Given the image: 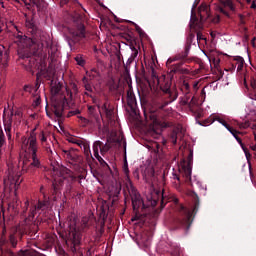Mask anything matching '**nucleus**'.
Wrapping results in <instances>:
<instances>
[{
	"label": "nucleus",
	"instance_id": "15",
	"mask_svg": "<svg viewBox=\"0 0 256 256\" xmlns=\"http://www.w3.org/2000/svg\"><path fill=\"white\" fill-rule=\"evenodd\" d=\"M69 105V100L67 96H64L60 99H56L52 104V111L56 118L62 119L63 115H65V107Z\"/></svg>",
	"mask_w": 256,
	"mask_h": 256
},
{
	"label": "nucleus",
	"instance_id": "11",
	"mask_svg": "<svg viewBox=\"0 0 256 256\" xmlns=\"http://www.w3.org/2000/svg\"><path fill=\"white\" fill-rule=\"evenodd\" d=\"M69 169L60 168L59 170H54L55 175L57 177L54 178L52 182V195H59V191H61V187L65 185V181H67V177H69Z\"/></svg>",
	"mask_w": 256,
	"mask_h": 256
},
{
	"label": "nucleus",
	"instance_id": "61",
	"mask_svg": "<svg viewBox=\"0 0 256 256\" xmlns=\"http://www.w3.org/2000/svg\"><path fill=\"white\" fill-rule=\"evenodd\" d=\"M92 92H85L84 94L87 95V97H93V95H91Z\"/></svg>",
	"mask_w": 256,
	"mask_h": 256
},
{
	"label": "nucleus",
	"instance_id": "40",
	"mask_svg": "<svg viewBox=\"0 0 256 256\" xmlns=\"http://www.w3.org/2000/svg\"><path fill=\"white\" fill-rule=\"evenodd\" d=\"M189 101H191V94L189 92H186L183 100L184 105H189Z\"/></svg>",
	"mask_w": 256,
	"mask_h": 256
},
{
	"label": "nucleus",
	"instance_id": "60",
	"mask_svg": "<svg viewBox=\"0 0 256 256\" xmlns=\"http://www.w3.org/2000/svg\"><path fill=\"white\" fill-rule=\"evenodd\" d=\"M155 147H156V151H157V153H159V151H160V149H161V146L159 145V144H155Z\"/></svg>",
	"mask_w": 256,
	"mask_h": 256
},
{
	"label": "nucleus",
	"instance_id": "42",
	"mask_svg": "<svg viewBox=\"0 0 256 256\" xmlns=\"http://www.w3.org/2000/svg\"><path fill=\"white\" fill-rule=\"evenodd\" d=\"M196 104H197V100H195V97H192L191 100H189L188 104L186 105H188L189 109H193L194 105Z\"/></svg>",
	"mask_w": 256,
	"mask_h": 256
},
{
	"label": "nucleus",
	"instance_id": "25",
	"mask_svg": "<svg viewBox=\"0 0 256 256\" xmlns=\"http://www.w3.org/2000/svg\"><path fill=\"white\" fill-rule=\"evenodd\" d=\"M127 103L132 111H135V107H137V98L135 97V93L133 92V86L129 85L127 90Z\"/></svg>",
	"mask_w": 256,
	"mask_h": 256
},
{
	"label": "nucleus",
	"instance_id": "22",
	"mask_svg": "<svg viewBox=\"0 0 256 256\" xmlns=\"http://www.w3.org/2000/svg\"><path fill=\"white\" fill-rule=\"evenodd\" d=\"M229 132L231 133V135H233V137L236 139V141L239 143V145L243 149L246 155V159H251V153L249 152V149L245 147V144H243V140H241V137H239V135H241V132L235 130L234 128L230 129Z\"/></svg>",
	"mask_w": 256,
	"mask_h": 256
},
{
	"label": "nucleus",
	"instance_id": "24",
	"mask_svg": "<svg viewBox=\"0 0 256 256\" xmlns=\"http://www.w3.org/2000/svg\"><path fill=\"white\" fill-rule=\"evenodd\" d=\"M103 142L101 140H97L93 143L92 149L94 153V157L101 163L102 165H107V162L103 160V158L99 155V151L101 152Z\"/></svg>",
	"mask_w": 256,
	"mask_h": 256
},
{
	"label": "nucleus",
	"instance_id": "26",
	"mask_svg": "<svg viewBox=\"0 0 256 256\" xmlns=\"http://www.w3.org/2000/svg\"><path fill=\"white\" fill-rule=\"evenodd\" d=\"M220 3L222 6L219 8V11L226 17H229V12H227V10L225 9L235 11V5H233V0H222Z\"/></svg>",
	"mask_w": 256,
	"mask_h": 256
},
{
	"label": "nucleus",
	"instance_id": "56",
	"mask_svg": "<svg viewBox=\"0 0 256 256\" xmlns=\"http://www.w3.org/2000/svg\"><path fill=\"white\" fill-rule=\"evenodd\" d=\"M184 87L186 89V93H189V89H190L189 83L184 84Z\"/></svg>",
	"mask_w": 256,
	"mask_h": 256
},
{
	"label": "nucleus",
	"instance_id": "59",
	"mask_svg": "<svg viewBox=\"0 0 256 256\" xmlns=\"http://www.w3.org/2000/svg\"><path fill=\"white\" fill-rule=\"evenodd\" d=\"M91 255H93V252H91V249H88L86 251V256H91Z\"/></svg>",
	"mask_w": 256,
	"mask_h": 256
},
{
	"label": "nucleus",
	"instance_id": "12",
	"mask_svg": "<svg viewBox=\"0 0 256 256\" xmlns=\"http://www.w3.org/2000/svg\"><path fill=\"white\" fill-rule=\"evenodd\" d=\"M21 175L15 174V172H9L8 178L4 179V191L5 193L17 192L19 185H21Z\"/></svg>",
	"mask_w": 256,
	"mask_h": 256
},
{
	"label": "nucleus",
	"instance_id": "55",
	"mask_svg": "<svg viewBox=\"0 0 256 256\" xmlns=\"http://www.w3.org/2000/svg\"><path fill=\"white\" fill-rule=\"evenodd\" d=\"M66 193H71V184L66 186Z\"/></svg>",
	"mask_w": 256,
	"mask_h": 256
},
{
	"label": "nucleus",
	"instance_id": "49",
	"mask_svg": "<svg viewBox=\"0 0 256 256\" xmlns=\"http://www.w3.org/2000/svg\"><path fill=\"white\" fill-rule=\"evenodd\" d=\"M7 243V238L5 236H1L0 238V247H3Z\"/></svg>",
	"mask_w": 256,
	"mask_h": 256
},
{
	"label": "nucleus",
	"instance_id": "7",
	"mask_svg": "<svg viewBox=\"0 0 256 256\" xmlns=\"http://www.w3.org/2000/svg\"><path fill=\"white\" fill-rule=\"evenodd\" d=\"M157 85L160 87L163 93V101L158 104V109L163 111L167 105L173 103V101H177V97H179V93H177L176 89H171V80L163 78H156Z\"/></svg>",
	"mask_w": 256,
	"mask_h": 256
},
{
	"label": "nucleus",
	"instance_id": "4",
	"mask_svg": "<svg viewBox=\"0 0 256 256\" xmlns=\"http://www.w3.org/2000/svg\"><path fill=\"white\" fill-rule=\"evenodd\" d=\"M33 130L26 141V145L28 146L27 152L30 155V158L25 156L23 159L22 171L26 173H30L33 175L37 169H41V160H39V156H37V151L39 147L37 146V136L34 134Z\"/></svg>",
	"mask_w": 256,
	"mask_h": 256
},
{
	"label": "nucleus",
	"instance_id": "32",
	"mask_svg": "<svg viewBox=\"0 0 256 256\" xmlns=\"http://www.w3.org/2000/svg\"><path fill=\"white\" fill-rule=\"evenodd\" d=\"M121 193V185H117L114 189V192L111 193L113 196V202L117 201L119 199V194Z\"/></svg>",
	"mask_w": 256,
	"mask_h": 256
},
{
	"label": "nucleus",
	"instance_id": "34",
	"mask_svg": "<svg viewBox=\"0 0 256 256\" xmlns=\"http://www.w3.org/2000/svg\"><path fill=\"white\" fill-rule=\"evenodd\" d=\"M86 75H88L91 81L92 79L99 77V72L97 71V69H92L90 72H86Z\"/></svg>",
	"mask_w": 256,
	"mask_h": 256
},
{
	"label": "nucleus",
	"instance_id": "23",
	"mask_svg": "<svg viewBox=\"0 0 256 256\" xmlns=\"http://www.w3.org/2000/svg\"><path fill=\"white\" fill-rule=\"evenodd\" d=\"M229 132L231 133V135H233V137L236 139V141L239 143V145L243 149L246 155V159H251V153L249 152V149L245 147V144H243V140H241V137H239V135H241V132L235 130L234 128L230 129Z\"/></svg>",
	"mask_w": 256,
	"mask_h": 256
},
{
	"label": "nucleus",
	"instance_id": "33",
	"mask_svg": "<svg viewBox=\"0 0 256 256\" xmlns=\"http://www.w3.org/2000/svg\"><path fill=\"white\" fill-rule=\"evenodd\" d=\"M130 49L132 51L131 54V61H135V58L137 57V55H139V50H137V48L135 47V45H133V42H131L130 44Z\"/></svg>",
	"mask_w": 256,
	"mask_h": 256
},
{
	"label": "nucleus",
	"instance_id": "36",
	"mask_svg": "<svg viewBox=\"0 0 256 256\" xmlns=\"http://www.w3.org/2000/svg\"><path fill=\"white\" fill-rule=\"evenodd\" d=\"M9 243H10L11 247H13L15 249V247H17V243H18L17 237H15V235H13V234H10Z\"/></svg>",
	"mask_w": 256,
	"mask_h": 256
},
{
	"label": "nucleus",
	"instance_id": "31",
	"mask_svg": "<svg viewBox=\"0 0 256 256\" xmlns=\"http://www.w3.org/2000/svg\"><path fill=\"white\" fill-rule=\"evenodd\" d=\"M74 59L77 65H79L80 67H85L86 61L85 58H83V55L78 54Z\"/></svg>",
	"mask_w": 256,
	"mask_h": 256
},
{
	"label": "nucleus",
	"instance_id": "47",
	"mask_svg": "<svg viewBox=\"0 0 256 256\" xmlns=\"http://www.w3.org/2000/svg\"><path fill=\"white\" fill-rule=\"evenodd\" d=\"M6 235H7V225L4 222L2 224V235H1V237H6Z\"/></svg>",
	"mask_w": 256,
	"mask_h": 256
},
{
	"label": "nucleus",
	"instance_id": "51",
	"mask_svg": "<svg viewBox=\"0 0 256 256\" xmlns=\"http://www.w3.org/2000/svg\"><path fill=\"white\" fill-rule=\"evenodd\" d=\"M172 142L174 145H177V133H172Z\"/></svg>",
	"mask_w": 256,
	"mask_h": 256
},
{
	"label": "nucleus",
	"instance_id": "48",
	"mask_svg": "<svg viewBox=\"0 0 256 256\" xmlns=\"http://www.w3.org/2000/svg\"><path fill=\"white\" fill-rule=\"evenodd\" d=\"M206 38L201 32H197V41H205Z\"/></svg>",
	"mask_w": 256,
	"mask_h": 256
},
{
	"label": "nucleus",
	"instance_id": "41",
	"mask_svg": "<svg viewBox=\"0 0 256 256\" xmlns=\"http://www.w3.org/2000/svg\"><path fill=\"white\" fill-rule=\"evenodd\" d=\"M5 144V133H3V129H0V146L3 147Z\"/></svg>",
	"mask_w": 256,
	"mask_h": 256
},
{
	"label": "nucleus",
	"instance_id": "8",
	"mask_svg": "<svg viewBox=\"0 0 256 256\" xmlns=\"http://www.w3.org/2000/svg\"><path fill=\"white\" fill-rule=\"evenodd\" d=\"M73 27L70 29L71 40H68V45L71 47L72 43H79L81 39H85V15L76 13L72 17Z\"/></svg>",
	"mask_w": 256,
	"mask_h": 256
},
{
	"label": "nucleus",
	"instance_id": "37",
	"mask_svg": "<svg viewBox=\"0 0 256 256\" xmlns=\"http://www.w3.org/2000/svg\"><path fill=\"white\" fill-rule=\"evenodd\" d=\"M174 256H183V250H181V247L176 246L172 252Z\"/></svg>",
	"mask_w": 256,
	"mask_h": 256
},
{
	"label": "nucleus",
	"instance_id": "63",
	"mask_svg": "<svg viewBox=\"0 0 256 256\" xmlns=\"http://www.w3.org/2000/svg\"><path fill=\"white\" fill-rule=\"evenodd\" d=\"M251 8H252V9H256V4H255V2L252 3Z\"/></svg>",
	"mask_w": 256,
	"mask_h": 256
},
{
	"label": "nucleus",
	"instance_id": "16",
	"mask_svg": "<svg viewBox=\"0 0 256 256\" xmlns=\"http://www.w3.org/2000/svg\"><path fill=\"white\" fill-rule=\"evenodd\" d=\"M110 149H115V151L121 150V136H114L108 138L106 144L102 142L101 155H105L110 151Z\"/></svg>",
	"mask_w": 256,
	"mask_h": 256
},
{
	"label": "nucleus",
	"instance_id": "5",
	"mask_svg": "<svg viewBox=\"0 0 256 256\" xmlns=\"http://www.w3.org/2000/svg\"><path fill=\"white\" fill-rule=\"evenodd\" d=\"M66 245L69 250L76 255L83 256L81 245V230L77 228V219L70 218L68 221V233L66 236Z\"/></svg>",
	"mask_w": 256,
	"mask_h": 256
},
{
	"label": "nucleus",
	"instance_id": "6",
	"mask_svg": "<svg viewBox=\"0 0 256 256\" xmlns=\"http://www.w3.org/2000/svg\"><path fill=\"white\" fill-rule=\"evenodd\" d=\"M146 201L148 203V207H156L157 203L160 201V208L152 210L151 213V217H153V219H157V217H159V213H161L165 205H167V196H165L164 190L157 189L155 186H152L146 196Z\"/></svg>",
	"mask_w": 256,
	"mask_h": 256
},
{
	"label": "nucleus",
	"instance_id": "1",
	"mask_svg": "<svg viewBox=\"0 0 256 256\" xmlns=\"http://www.w3.org/2000/svg\"><path fill=\"white\" fill-rule=\"evenodd\" d=\"M26 27L28 29V35L32 37L28 38L26 35H23V32H18L15 37L16 43L24 47L23 50L18 52L20 59L24 62V67H26L27 71H33V69H39V64H37V59L35 57H43L42 62L44 63V67L47 66V59H49V66L46 70L47 73L49 71H53L55 63V59H57V47L52 46L49 42H37V38L39 37V29L33 22H26Z\"/></svg>",
	"mask_w": 256,
	"mask_h": 256
},
{
	"label": "nucleus",
	"instance_id": "43",
	"mask_svg": "<svg viewBox=\"0 0 256 256\" xmlns=\"http://www.w3.org/2000/svg\"><path fill=\"white\" fill-rule=\"evenodd\" d=\"M69 142L74 143V145H78V147H79L81 145V143L83 142V140H79L77 138H70Z\"/></svg>",
	"mask_w": 256,
	"mask_h": 256
},
{
	"label": "nucleus",
	"instance_id": "10",
	"mask_svg": "<svg viewBox=\"0 0 256 256\" xmlns=\"http://www.w3.org/2000/svg\"><path fill=\"white\" fill-rule=\"evenodd\" d=\"M124 197L128 195L131 197L132 206L134 211L137 213L140 207H143V200L141 199V195L137 191V188L133 186V182H129L126 187L123 188Z\"/></svg>",
	"mask_w": 256,
	"mask_h": 256
},
{
	"label": "nucleus",
	"instance_id": "50",
	"mask_svg": "<svg viewBox=\"0 0 256 256\" xmlns=\"http://www.w3.org/2000/svg\"><path fill=\"white\" fill-rule=\"evenodd\" d=\"M34 105H35V107H39V105H41V97H37L34 100Z\"/></svg>",
	"mask_w": 256,
	"mask_h": 256
},
{
	"label": "nucleus",
	"instance_id": "27",
	"mask_svg": "<svg viewBox=\"0 0 256 256\" xmlns=\"http://www.w3.org/2000/svg\"><path fill=\"white\" fill-rule=\"evenodd\" d=\"M63 155L68 161H72L73 163H77V160L79 159V155H77L75 149L63 150Z\"/></svg>",
	"mask_w": 256,
	"mask_h": 256
},
{
	"label": "nucleus",
	"instance_id": "44",
	"mask_svg": "<svg viewBox=\"0 0 256 256\" xmlns=\"http://www.w3.org/2000/svg\"><path fill=\"white\" fill-rule=\"evenodd\" d=\"M79 113H81V111H79V109L71 110L68 112L67 117H73L75 115H79Z\"/></svg>",
	"mask_w": 256,
	"mask_h": 256
},
{
	"label": "nucleus",
	"instance_id": "19",
	"mask_svg": "<svg viewBox=\"0 0 256 256\" xmlns=\"http://www.w3.org/2000/svg\"><path fill=\"white\" fill-rule=\"evenodd\" d=\"M79 147L83 149L84 157L87 163L91 165V163L95 161V158H93V154H91V147L89 146V142L87 140H82Z\"/></svg>",
	"mask_w": 256,
	"mask_h": 256
},
{
	"label": "nucleus",
	"instance_id": "13",
	"mask_svg": "<svg viewBox=\"0 0 256 256\" xmlns=\"http://www.w3.org/2000/svg\"><path fill=\"white\" fill-rule=\"evenodd\" d=\"M194 40L195 34L190 33L186 40L185 50L179 54H176L173 58H169L168 63H173L174 61H185V59H187L189 56V51H191V45L193 44Z\"/></svg>",
	"mask_w": 256,
	"mask_h": 256
},
{
	"label": "nucleus",
	"instance_id": "9",
	"mask_svg": "<svg viewBox=\"0 0 256 256\" xmlns=\"http://www.w3.org/2000/svg\"><path fill=\"white\" fill-rule=\"evenodd\" d=\"M82 127H101V110L95 106L88 107V118L80 117Z\"/></svg>",
	"mask_w": 256,
	"mask_h": 256
},
{
	"label": "nucleus",
	"instance_id": "28",
	"mask_svg": "<svg viewBox=\"0 0 256 256\" xmlns=\"http://www.w3.org/2000/svg\"><path fill=\"white\" fill-rule=\"evenodd\" d=\"M171 63L166 62L167 67H169L170 69V73L172 75H175V73H179V71H181V66L183 65V62L176 63V64H171Z\"/></svg>",
	"mask_w": 256,
	"mask_h": 256
},
{
	"label": "nucleus",
	"instance_id": "14",
	"mask_svg": "<svg viewBox=\"0 0 256 256\" xmlns=\"http://www.w3.org/2000/svg\"><path fill=\"white\" fill-rule=\"evenodd\" d=\"M101 110L104 111L106 115V119L108 121V126L113 129V127H117V115H115V107L111 105L109 102H105Z\"/></svg>",
	"mask_w": 256,
	"mask_h": 256
},
{
	"label": "nucleus",
	"instance_id": "21",
	"mask_svg": "<svg viewBox=\"0 0 256 256\" xmlns=\"http://www.w3.org/2000/svg\"><path fill=\"white\" fill-rule=\"evenodd\" d=\"M229 132L231 133V135H233V137L236 139V141L239 143V145L243 149L246 155V159H251V153L249 152V149L245 147V144H243V140H241V137H239V135H241V132L235 130L234 128L230 129Z\"/></svg>",
	"mask_w": 256,
	"mask_h": 256
},
{
	"label": "nucleus",
	"instance_id": "54",
	"mask_svg": "<svg viewBox=\"0 0 256 256\" xmlns=\"http://www.w3.org/2000/svg\"><path fill=\"white\" fill-rule=\"evenodd\" d=\"M34 5H40L43 3V0H33Z\"/></svg>",
	"mask_w": 256,
	"mask_h": 256
},
{
	"label": "nucleus",
	"instance_id": "39",
	"mask_svg": "<svg viewBox=\"0 0 256 256\" xmlns=\"http://www.w3.org/2000/svg\"><path fill=\"white\" fill-rule=\"evenodd\" d=\"M39 139L41 141V143H46L47 142V133H45L44 131H42L39 134Z\"/></svg>",
	"mask_w": 256,
	"mask_h": 256
},
{
	"label": "nucleus",
	"instance_id": "2",
	"mask_svg": "<svg viewBox=\"0 0 256 256\" xmlns=\"http://www.w3.org/2000/svg\"><path fill=\"white\" fill-rule=\"evenodd\" d=\"M47 209L46 201L29 202L26 200L24 206L22 207V218L24 219V225L21 227L22 235H29V237H35L37 231H39V224L35 222V215L37 211H45Z\"/></svg>",
	"mask_w": 256,
	"mask_h": 256
},
{
	"label": "nucleus",
	"instance_id": "64",
	"mask_svg": "<svg viewBox=\"0 0 256 256\" xmlns=\"http://www.w3.org/2000/svg\"><path fill=\"white\" fill-rule=\"evenodd\" d=\"M127 63H133V60H131V56H130V58L128 59Z\"/></svg>",
	"mask_w": 256,
	"mask_h": 256
},
{
	"label": "nucleus",
	"instance_id": "38",
	"mask_svg": "<svg viewBox=\"0 0 256 256\" xmlns=\"http://www.w3.org/2000/svg\"><path fill=\"white\" fill-rule=\"evenodd\" d=\"M132 25L135 27V31H137L140 37H143V35H145V32L139 27V25H137L135 22H132Z\"/></svg>",
	"mask_w": 256,
	"mask_h": 256
},
{
	"label": "nucleus",
	"instance_id": "62",
	"mask_svg": "<svg viewBox=\"0 0 256 256\" xmlns=\"http://www.w3.org/2000/svg\"><path fill=\"white\" fill-rule=\"evenodd\" d=\"M252 129H253L254 133H256V124L252 125Z\"/></svg>",
	"mask_w": 256,
	"mask_h": 256
},
{
	"label": "nucleus",
	"instance_id": "53",
	"mask_svg": "<svg viewBox=\"0 0 256 256\" xmlns=\"http://www.w3.org/2000/svg\"><path fill=\"white\" fill-rule=\"evenodd\" d=\"M67 91V97L68 99H73V92L66 90Z\"/></svg>",
	"mask_w": 256,
	"mask_h": 256
},
{
	"label": "nucleus",
	"instance_id": "46",
	"mask_svg": "<svg viewBox=\"0 0 256 256\" xmlns=\"http://www.w3.org/2000/svg\"><path fill=\"white\" fill-rule=\"evenodd\" d=\"M220 123L228 130H232L233 127H231L225 120H221Z\"/></svg>",
	"mask_w": 256,
	"mask_h": 256
},
{
	"label": "nucleus",
	"instance_id": "17",
	"mask_svg": "<svg viewBox=\"0 0 256 256\" xmlns=\"http://www.w3.org/2000/svg\"><path fill=\"white\" fill-rule=\"evenodd\" d=\"M187 164H185V161L182 164V175L189 185H191V173L193 171L192 165H193V152H190L187 158Z\"/></svg>",
	"mask_w": 256,
	"mask_h": 256
},
{
	"label": "nucleus",
	"instance_id": "58",
	"mask_svg": "<svg viewBox=\"0 0 256 256\" xmlns=\"http://www.w3.org/2000/svg\"><path fill=\"white\" fill-rule=\"evenodd\" d=\"M2 60H3V50L1 49V46H0V63Z\"/></svg>",
	"mask_w": 256,
	"mask_h": 256
},
{
	"label": "nucleus",
	"instance_id": "29",
	"mask_svg": "<svg viewBox=\"0 0 256 256\" xmlns=\"http://www.w3.org/2000/svg\"><path fill=\"white\" fill-rule=\"evenodd\" d=\"M123 171H124V174L126 176V178H125V186L124 187H127L128 183H132L131 182V178L129 177V164L127 163V161L124 162Z\"/></svg>",
	"mask_w": 256,
	"mask_h": 256
},
{
	"label": "nucleus",
	"instance_id": "20",
	"mask_svg": "<svg viewBox=\"0 0 256 256\" xmlns=\"http://www.w3.org/2000/svg\"><path fill=\"white\" fill-rule=\"evenodd\" d=\"M13 111L8 114L7 118H5V116H3V125H4V131L9 139V141H11V129L13 127Z\"/></svg>",
	"mask_w": 256,
	"mask_h": 256
},
{
	"label": "nucleus",
	"instance_id": "30",
	"mask_svg": "<svg viewBox=\"0 0 256 256\" xmlns=\"http://www.w3.org/2000/svg\"><path fill=\"white\" fill-rule=\"evenodd\" d=\"M82 82H83V85L85 87V90L88 92V93H93V87L91 86V84L89 83V78L87 77H83L82 78Z\"/></svg>",
	"mask_w": 256,
	"mask_h": 256
},
{
	"label": "nucleus",
	"instance_id": "18",
	"mask_svg": "<svg viewBox=\"0 0 256 256\" xmlns=\"http://www.w3.org/2000/svg\"><path fill=\"white\" fill-rule=\"evenodd\" d=\"M144 117L147 122L150 121V125H156L158 127H169L168 123L161 122V119L159 118L157 112H149L148 114L144 112Z\"/></svg>",
	"mask_w": 256,
	"mask_h": 256
},
{
	"label": "nucleus",
	"instance_id": "45",
	"mask_svg": "<svg viewBox=\"0 0 256 256\" xmlns=\"http://www.w3.org/2000/svg\"><path fill=\"white\" fill-rule=\"evenodd\" d=\"M31 91H33V86H31V85H24V87H23V92L24 93H31Z\"/></svg>",
	"mask_w": 256,
	"mask_h": 256
},
{
	"label": "nucleus",
	"instance_id": "57",
	"mask_svg": "<svg viewBox=\"0 0 256 256\" xmlns=\"http://www.w3.org/2000/svg\"><path fill=\"white\" fill-rule=\"evenodd\" d=\"M249 126L246 124H240V129H247Z\"/></svg>",
	"mask_w": 256,
	"mask_h": 256
},
{
	"label": "nucleus",
	"instance_id": "3",
	"mask_svg": "<svg viewBox=\"0 0 256 256\" xmlns=\"http://www.w3.org/2000/svg\"><path fill=\"white\" fill-rule=\"evenodd\" d=\"M191 197L193 201L192 210L185 207L183 204H178V216L174 220V229H184L185 233L189 232L191 225H193V219L199 211V195L195 192H191Z\"/></svg>",
	"mask_w": 256,
	"mask_h": 256
},
{
	"label": "nucleus",
	"instance_id": "52",
	"mask_svg": "<svg viewBox=\"0 0 256 256\" xmlns=\"http://www.w3.org/2000/svg\"><path fill=\"white\" fill-rule=\"evenodd\" d=\"M239 17H240V25H245V17L242 14H240Z\"/></svg>",
	"mask_w": 256,
	"mask_h": 256
},
{
	"label": "nucleus",
	"instance_id": "35",
	"mask_svg": "<svg viewBox=\"0 0 256 256\" xmlns=\"http://www.w3.org/2000/svg\"><path fill=\"white\" fill-rule=\"evenodd\" d=\"M212 123H215V118L210 116L208 119L204 120L203 122H199V125L207 127V125H212Z\"/></svg>",
	"mask_w": 256,
	"mask_h": 256
}]
</instances>
